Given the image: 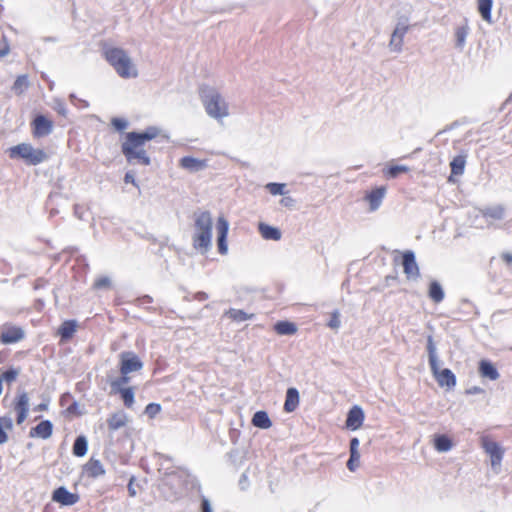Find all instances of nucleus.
<instances>
[{"instance_id": "46", "label": "nucleus", "mask_w": 512, "mask_h": 512, "mask_svg": "<svg viewBox=\"0 0 512 512\" xmlns=\"http://www.w3.org/2000/svg\"><path fill=\"white\" fill-rule=\"evenodd\" d=\"M53 109L61 116L66 117L68 114V110L66 104L61 99H55Z\"/></svg>"}, {"instance_id": "36", "label": "nucleus", "mask_w": 512, "mask_h": 512, "mask_svg": "<svg viewBox=\"0 0 512 512\" xmlns=\"http://www.w3.org/2000/svg\"><path fill=\"white\" fill-rule=\"evenodd\" d=\"M29 85L28 76L25 74L19 75L13 83L12 90L15 94L21 95L28 89Z\"/></svg>"}, {"instance_id": "18", "label": "nucleus", "mask_w": 512, "mask_h": 512, "mask_svg": "<svg viewBox=\"0 0 512 512\" xmlns=\"http://www.w3.org/2000/svg\"><path fill=\"white\" fill-rule=\"evenodd\" d=\"M77 329L76 320H65L58 328L57 334L60 336L62 342L70 340Z\"/></svg>"}, {"instance_id": "11", "label": "nucleus", "mask_w": 512, "mask_h": 512, "mask_svg": "<svg viewBox=\"0 0 512 512\" xmlns=\"http://www.w3.org/2000/svg\"><path fill=\"white\" fill-rule=\"evenodd\" d=\"M52 500L63 506H72L79 501V495L70 492L64 486H60L53 491Z\"/></svg>"}, {"instance_id": "34", "label": "nucleus", "mask_w": 512, "mask_h": 512, "mask_svg": "<svg viewBox=\"0 0 512 512\" xmlns=\"http://www.w3.org/2000/svg\"><path fill=\"white\" fill-rule=\"evenodd\" d=\"M13 429V421L9 416L0 417V445L4 444L8 440V435L5 430Z\"/></svg>"}, {"instance_id": "43", "label": "nucleus", "mask_w": 512, "mask_h": 512, "mask_svg": "<svg viewBox=\"0 0 512 512\" xmlns=\"http://www.w3.org/2000/svg\"><path fill=\"white\" fill-rule=\"evenodd\" d=\"M18 375L19 370L14 367H10L2 373L0 378H2V382L6 381L7 383H11L16 380Z\"/></svg>"}, {"instance_id": "14", "label": "nucleus", "mask_w": 512, "mask_h": 512, "mask_svg": "<svg viewBox=\"0 0 512 512\" xmlns=\"http://www.w3.org/2000/svg\"><path fill=\"white\" fill-rule=\"evenodd\" d=\"M364 421V411L358 406L354 405L347 413L346 427L352 431L359 429Z\"/></svg>"}, {"instance_id": "49", "label": "nucleus", "mask_w": 512, "mask_h": 512, "mask_svg": "<svg viewBox=\"0 0 512 512\" xmlns=\"http://www.w3.org/2000/svg\"><path fill=\"white\" fill-rule=\"evenodd\" d=\"M111 286V279L107 276L98 278L94 283L95 289H107Z\"/></svg>"}, {"instance_id": "51", "label": "nucleus", "mask_w": 512, "mask_h": 512, "mask_svg": "<svg viewBox=\"0 0 512 512\" xmlns=\"http://www.w3.org/2000/svg\"><path fill=\"white\" fill-rule=\"evenodd\" d=\"M340 314L338 312V310H335L332 314H331V318L328 322V327H330L331 329H338L340 327Z\"/></svg>"}, {"instance_id": "47", "label": "nucleus", "mask_w": 512, "mask_h": 512, "mask_svg": "<svg viewBox=\"0 0 512 512\" xmlns=\"http://www.w3.org/2000/svg\"><path fill=\"white\" fill-rule=\"evenodd\" d=\"M111 125L113 128L119 132L125 130L128 126V121L124 118L114 117L111 120Z\"/></svg>"}, {"instance_id": "29", "label": "nucleus", "mask_w": 512, "mask_h": 512, "mask_svg": "<svg viewBox=\"0 0 512 512\" xmlns=\"http://www.w3.org/2000/svg\"><path fill=\"white\" fill-rule=\"evenodd\" d=\"M482 215L485 218L501 220L505 216V208L502 205L486 207L482 210Z\"/></svg>"}, {"instance_id": "41", "label": "nucleus", "mask_w": 512, "mask_h": 512, "mask_svg": "<svg viewBox=\"0 0 512 512\" xmlns=\"http://www.w3.org/2000/svg\"><path fill=\"white\" fill-rule=\"evenodd\" d=\"M266 189L274 196L276 195H285V184L283 183H277V182H270L266 184Z\"/></svg>"}, {"instance_id": "30", "label": "nucleus", "mask_w": 512, "mask_h": 512, "mask_svg": "<svg viewBox=\"0 0 512 512\" xmlns=\"http://www.w3.org/2000/svg\"><path fill=\"white\" fill-rule=\"evenodd\" d=\"M493 0H477V8L483 20L491 22Z\"/></svg>"}, {"instance_id": "52", "label": "nucleus", "mask_w": 512, "mask_h": 512, "mask_svg": "<svg viewBox=\"0 0 512 512\" xmlns=\"http://www.w3.org/2000/svg\"><path fill=\"white\" fill-rule=\"evenodd\" d=\"M10 51V46L6 40V37L3 35L0 39V57H5L8 55Z\"/></svg>"}, {"instance_id": "6", "label": "nucleus", "mask_w": 512, "mask_h": 512, "mask_svg": "<svg viewBox=\"0 0 512 512\" xmlns=\"http://www.w3.org/2000/svg\"><path fill=\"white\" fill-rule=\"evenodd\" d=\"M9 157L12 159H23L28 165H38L44 162L48 156L42 149H36L31 144L21 143L9 148Z\"/></svg>"}, {"instance_id": "25", "label": "nucleus", "mask_w": 512, "mask_h": 512, "mask_svg": "<svg viewBox=\"0 0 512 512\" xmlns=\"http://www.w3.org/2000/svg\"><path fill=\"white\" fill-rule=\"evenodd\" d=\"M274 331L278 335H293L297 332V326L294 322L281 320L274 324Z\"/></svg>"}, {"instance_id": "10", "label": "nucleus", "mask_w": 512, "mask_h": 512, "mask_svg": "<svg viewBox=\"0 0 512 512\" xmlns=\"http://www.w3.org/2000/svg\"><path fill=\"white\" fill-rule=\"evenodd\" d=\"M33 135L36 138L48 136L52 133L53 122L42 114H38L32 121Z\"/></svg>"}, {"instance_id": "38", "label": "nucleus", "mask_w": 512, "mask_h": 512, "mask_svg": "<svg viewBox=\"0 0 512 512\" xmlns=\"http://www.w3.org/2000/svg\"><path fill=\"white\" fill-rule=\"evenodd\" d=\"M14 409L16 412H28L29 411V397L25 391H23L17 395L15 403H14Z\"/></svg>"}, {"instance_id": "63", "label": "nucleus", "mask_w": 512, "mask_h": 512, "mask_svg": "<svg viewBox=\"0 0 512 512\" xmlns=\"http://www.w3.org/2000/svg\"><path fill=\"white\" fill-rule=\"evenodd\" d=\"M461 306H462V308H471V309H475L474 304H473L470 300H468V299H463V300L461 301Z\"/></svg>"}, {"instance_id": "26", "label": "nucleus", "mask_w": 512, "mask_h": 512, "mask_svg": "<svg viewBox=\"0 0 512 512\" xmlns=\"http://www.w3.org/2000/svg\"><path fill=\"white\" fill-rule=\"evenodd\" d=\"M467 154L462 153L455 156L450 162L451 174L460 176L465 171Z\"/></svg>"}, {"instance_id": "24", "label": "nucleus", "mask_w": 512, "mask_h": 512, "mask_svg": "<svg viewBox=\"0 0 512 512\" xmlns=\"http://www.w3.org/2000/svg\"><path fill=\"white\" fill-rule=\"evenodd\" d=\"M252 425L260 429H268L272 426V421L266 411L259 410L252 417Z\"/></svg>"}, {"instance_id": "12", "label": "nucleus", "mask_w": 512, "mask_h": 512, "mask_svg": "<svg viewBox=\"0 0 512 512\" xmlns=\"http://www.w3.org/2000/svg\"><path fill=\"white\" fill-rule=\"evenodd\" d=\"M25 338V331L19 326H8L0 333V342L4 345L17 343Z\"/></svg>"}, {"instance_id": "64", "label": "nucleus", "mask_w": 512, "mask_h": 512, "mask_svg": "<svg viewBox=\"0 0 512 512\" xmlns=\"http://www.w3.org/2000/svg\"><path fill=\"white\" fill-rule=\"evenodd\" d=\"M502 259L503 261H505L507 264H512V254L509 253V252H505L502 254Z\"/></svg>"}, {"instance_id": "20", "label": "nucleus", "mask_w": 512, "mask_h": 512, "mask_svg": "<svg viewBox=\"0 0 512 512\" xmlns=\"http://www.w3.org/2000/svg\"><path fill=\"white\" fill-rule=\"evenodd\" d=\"M84 472L91 478H98L105 474V469L100 460L91 458L84 466Z\"/></svg>"}, {"instance_id": "55", "label": "nucleus", "mask_w": 512, "mask_h": 512, "mask_svg": "<svg viewBox=\"0 0 512 512\" xmlns=\"http://www.w3.org/2000/svg\"><path fill=\"white\" fill-rule=\"evenodd\" d=\"M201 512H212L211 503L205 496L201 498Z\"/></svg>"}, {"instance_id": "23", "label": "nucleus", "mask_w": 512, "mask_h": 512, "mask_svg": "<svg viewBox=\"0 0 512 512\" xmlns=\"http://www.w3.org/2000/svg\"><path fill=\"white\" fill-rule=\"evenodd\" d=\"M428 296L435 303H440L444 300L445 292L439 281L432 280L429 283Z\"/></svg>"}, {"instance_id": "21", "label": "nucleus", "mask_w": 512, "mask_h": 512, "mask_svg": "<svg viewBox=\"0 0 512 512\" xmlns=\"http://www.w3.org/2000/svg\"><path fill=\"white\" fill-rule=\"evenodd\" d=\"M479 372L482 377L488 378L489 380H497L499 378L497 368L489 360L483 359L479 362Z\"/></svg>"}, {"instance_id": "48", "label": "nucleus", "mask_w": 512, "mask_h": 512, "mask_svg": "<svg viewBox=\"0 0 512 512\" xmlns=\"http://www.w3.org/2000/svg\"><path fill=\"white\" fill-rule=\"evenodd\" d=\"M69 100L70 102L77 108H82V109H85V108H88L89 107V102L84 100V99H80L76 96V94L74 93H71L69 95Z\"/></svg>"}, {"instance_id": "61", "label": "nucleus", "mask_w": 512, "mask_h": 512, "mask_svg": "<svg viewBox=\"0 0 512 512\" xmlns=\"http://www.w3.org/2000/svg\"><path fill=\"white\" fill-rule=\"evenodd\" d=\"M27 415H28V412H17V418H16V422L17 424H22L25 419L27 418Z\"/></svg>"}, {"instance_id": "22", "label": "nucleus", "mask_w": 512, "mask_h": 512, "mask_svg": "<svg viewBox=\"0 0 512 512\" xmlns=\"http://www.w3.org/2000/svg\"><path fill=\"white\" fill-rule=\"evenodd\" d=\"M258 230L265 240L278 241L281 239L282 233L279 228L266 223H259Z\"/></svg>"}, {"instance_id": "15", "label": "nucleus", "mask_w": 512, "mask_h": 512, "mask_svg": "<svg viewBox=\"0 0 512 512\" xmlns=\"http://www.w3.org/2000/svg\"><path fill=\"white\" fill-rule=\"evenodd\" d=\"M386 194L385 186H377L366 194L365 199L369 203V210L374 212L379 209Z\"/></svg>"}, {"instance_id": "44", "label": "nucleus", "mask_w": 512, "mask_h": 512, "mask_svg": "<svg viewBox=\"0 0 512 512\" xmlns=\"http://www.w3.org/2000/svg\"><path fill=\"white\" fill-rule=\"evenodd\" d=\"M408 29H409V25L407 23V19L403 18V19H400L397 22V25H396V27H395L393 32H395L396 35H399V37L404 38V36L407 33Z\"/></svg>"}, {"instance_id": "27", "label": "nucleus", "mask_w": 512, "mask_h": 512, "mask_svg": "<svg viewBox=\"0 0 512 512\" xmlns=\"http://www.w3.org/2000/svg\"><path fill=\"white\" fill-rule=\"evenodd\" d=\"M88 451V440L86 436L79 435L75 438L72 453L76 457H83L87 454Z\"/></svg>"}, {"instance_id": "53", "label": "nucleus", "mask_w": 512, "mask_h": 512, "mask_svg": "<svg viewBox=\"0 0 512 512\" xmlns=\"http://www.w3.org/2000/svg\"><path fill=\"white\" fill-rule=\"evenodd\" d=\"M124 182L125 183H130L132 184L133 186L137 187L139 189V185H138V182L135 178V172L133 170H129L125 173V176H124Z\"/></svg>"}, {"instance_id": "57", "label": "nucleus", "mask_w": 512, "mask_h": 512, "mask_svg": "<svg viewBox=\"0 0 512 512\" xmlns=\"http://www.w3.org/2000/svg\"><path fill=\"white\" fill-rule=\"evenodd\" d=\"M280 203H281V205H283L285 207L291 208L295 204V199L290 197V196H286V197L281 199Z\"/></svg>"}, {"instance_id": "1", "label": "nucleus", "mask_w": 512, "mask_h": 512, "mask_svg": "<svg viewBox=\"0 0 512 512\" xmlns=\"http://www.w3.org/2000/svg\"><path fill=\"white\" fill-rule=\"evenodd\" d=\"M161 129L157 126H148L143 131H130L125 135L121 144V152L130 165L149 166L151 158L145 150L146 142L159 136Z\"/></svg>"}, {"instance_id": "50", "label": "nucleus", "mask_w": 512, "mask_h": 512, "mask_svg": "<svg viewBox=\"0 0 512 512\" xmlns=\"http://www.w3.org/2000/svg\"><path fill=\"white\" fill-rule=\"evenodd\" d=\"M359 460H360V454H350V457L347 461V468L351 471V472H354L357 467L359 466Z\"/></svg>"}, {"instance_id": "54", "label": "nucleus", "mask_w": 512, "mask_h": 512, "mask_svg": "<svg viewBox=\"0 0 512 512\" xmlns=\"http://www.w3.org/2000/svg\"><path fill=\"white\" fill-rule=\"evenodd\" d=\"M359 445H360V441L357 437H353L350 439V443H349V452L350 454H360L359 453Z\"/></svg>"}, {"instance_id": "16", "label": "nucleus", "mask_w": 512, "mask_h": 512, "mask_svg": "<svg viewBox=\"0 0 512 512\" xmlns=\"http://www.w3.org/2000/svg\"><path fill=\"white\" fill-rule=\"evenodd\" d=\"M53 432V424L50 420H42L35 427H32L29 436L48 439Z\"/></svg>"}, {"instance_id": "33", "label": "nucleus", "mask_w": 512, "mask_h": 512, "mask_svg": "<svg viewBox=\"0 0 512 512\" xmlns=\"http://www.w3.org/2000/svg\"><path fill=\"white\" fill-rule=\"evenodd\" d=\"M108 428L116 431L126 424V416L124 413H114L107 420Z\"/></svg>"}, {"instance_id": "7", "label": "nucleus", "mask_w": 512, "mask_h": 512, "mask_svg": "<svg viewBox=\"0 0 512 512\" xmlns=\"http://www.w3.org/2000/svg\"><path fill=\"white\" fill-rule=\"evenodd\" d=\"M481 446L485 453L490 456L492 469L496 473H499L501 462L504 457V449L499 443L490 440L487 436L481 438Z\"/></svg>"}, {"instance_id": "32", "label": "nucleus", "mask_w": 512, "mask_h": 512, "mask_svg": "<svg viewBox=\"0 0 512 512\" xmlns=\"http://www.w3.org/2000/svg\"><path fill=\"white\" fill-rule=\"evenodd\" d=\"M180 164L183 168L191 170V171H198L204 167L203 161L194 158L192 156H184L180 160Z\"/></svg>"}, {"instance_id": "13", "label": "nucleus", "mask_w": 512, "mask_h": 512, "mask_svg": "<svg viewBox=\"0 0 512 512\" xmlns=\"http://www.w3.org/2000/svg\"><path fill=\"white\" fill-rule=\"evenodd\" d=\"M217 246L220 254L224 255L228 251L227 235L229 230V223L224 217H219L217 220Z\"/></svg>"}, {"instance_id": "58", "label": "nucleus", "mask_w": 512, "mask_h": 512, "mask_svg": "<svg viewBox=\"0 0 512 512\" xmlns=\"http://www.w3.org/2000/svg\"><path fill=\"white\" fill-rule=\"evenodd\" d=\"M239 486L241 490H245L248 486V476L246 473H243L239 479Z\"/></svg>"}, {"instance_id": "62", "label": "nucleus", "mask_w": 512, "mask_h": 512, "mask_svg": "<svg viewBox=\"0 0 512 512\" xmlns=\"http://www.w3.org/2000/svg\"><path fill=\"white\" fill-rule=\"evenodd\" d=\"M153 301L152 297L149 295H144L138 299L140 305L149 304Z\"/></svg>"}, {"instance_id": "40", "label": "nucleus", "mask_w": 512, "mask_h": 512, "mask_svg": "<svg viewBox=\"0 0 512 512\" xmlns=\"http://www.w3.org/2000/svg\"><path fill=\"white\" fill-rule=\"evenodd\" d=\"M128 375L129 374H121L120 377L112 380L110 382L111 391L124 389L125 387L123 386L130 381V377Z\"/></svg>"}, {"instance_id": "45", "label": "nucleus", "mask_w": 512, "mask_h": 512, "mask_svg": "<svg viewBox=\"0 0 512 512\" xmlns=\"http://www.w3.org/2000/svg\"><path fill=\"white\" fill-rule=\"evenodd\" d=\"M161 411V405L158 403H149L145 407V414L149 418H154L157 414H159Z\"/></svg>"}, {"instance_id": "39", "label": "nucleus", "mask_w": 512, "mask_h": 512, "mask_svg": "<svg viewBox=\"0 0 512 512\" xmlns=\"http://www.w3.org/2000/svg\"><path fill=\"white\" fill-rule=\"evenodd\" d=\"M409 171V167L405 165H391L385 171V176L387 178H397L401 173H405Z\"/></svg>"}, {"instance_id": "17", "label": "nucleus", "mask_w": 512, "mask_h": 512, "mask_svg": "<svg viewBox=\"0 0 512 512\" xmlns=\"http://www.w3.org/2000/svg\"><path fill=\"white\" fill-rule=\"evenodd\" d=\"M300 395L299 391L295 387H289L286 391L284 411L291 413L296 410L299 405Z\"/></svg>"}, {"instance_id": "3", "label": "nucleus", "mask_w": 512, "mask_h": 512, "mask_svg": "<svg viewBox=\"0 0 512 512\" xmlns=\"http://www.w3.org/2000/svg\"><path fill=\"white\" fill-rule=\"evenodd\" d=\"M195 229L193 235V247L201 252H207L212 240V217L209 211L195 213Z\"/></svg>"}, {"instance_id": "19", "label": "nucleus", "mask_w": 512, "mask_h": 512, "mask_svg": "<svg viewBox=\"0 0 512 512\" xmlns=\"http://www.w3.org/2000/svg\"><path fill=\"white\" fill-rule=\"evenodd\" d=\"M469 31L468 20L464 18L463 23L455 28V46L457 49L462 50L464 48Z\"/></svg>"}, {"instance_id": "60", "label": "nucleus", "mask_w": 512, "mask_h": 512, "mask_svg": "<svg viewBox=\"0 0 512 512\" xmlns=\"http://www.w3.org/2000/svg\"><path fill=\"white\" fill-rule=\"evenodd\" d=\"M74 215L80 219V220H83V211H82V207L78 204L74 205Z\"/></svg>"}, {"instance_id": "4", "label": "nucleus", "mask_w": 512, "mask_h": 512, "mask_svg": "<svg viewBox=\"0 0 512 512\" xmlns=\"http://www.w3.org/2000/svg\"><path fill=\"white\" fill-rule=\"evenodd\" d=\"M426 349L428 352V360L431 372L433 373L435 379L437 380L439 386L447 388H453L456 386V376L452 372V370L448 368L440 369L439 368V359L437 356V349L434 343V339L432 335H428Z\"/></svg>"}, {"instance_id": "2", "label": "nucleus", "mask_w": 512, "mask_h": 512, "mask_svg": "<svg viewBox=\"0 0 512 512\" xmlns=\"http://www.w3.org/2000/svg\"><path fill=\"white\" fill-rule=\"evenodd\" d=\"M199 96L207 115L222 122L229 116V106L225 98L214 87L203 84L199 87Z\"/></svg>"}, {"instance_id": "37", "label": "nucleus", "mask_w": 512, "mask_h": 512, "mask_svg": "<svg viewBox=\"0 0 512 512\" xmlns=\"http://www.w3.org/2000/svg\"><path fill=\"white\" fill-rule=\"evenodd\" d=\"M165 475L166 476H177L179 479H182V478H185L187 480V482H189L191 484V487L192 488H196L198 491H200L201 489V485L199 483V481L196 479V477L188 474L187 472L185 471H179V472H176V471H171V472H165Z\"/></svg>"}, {"instance_id": "9", "label": "nucleus", "mask_w": 512, "mask_h": 512, "mask_svg": "<svg viewBox=\"0 0 512 512\" xmlns=\"http://www.w3.org/2000/svg\"><path fill=\"white\" fill-rule=\"evenodd\" d=\"M402 266L407 279L417 280L420 277V269L413 251L407 250L402 254Z\"/></svg>"}, {"instance_id": "59", "label": "nucleus", "mask_w": 512, "mask_h": 512, "mask_svg": "<svg viewBox=\"0 0 512 512\" xmlns=\"http://www.w3.org/2000/svg\"><path fill=\"white\" fill-rule=\"evenodd\" d=\"M208 297V294L203 291H199L194 294V299L197 301H205L208 299Z\"/></svg>"}, {"instance_id": "28", "label": "nucleus", "mask_w": 512, "mask_h": 512, "mask_svg": "<svg viewBox=\"0 0 512 512\" xmlns=\"http://www.w3.org/2000/svg\"><path fill=\"white\" fill-rule=\"evenodd\" d=\"M433 444L438 452H448L453 446L452 440L445 434H436Z\"/></svg>"}, {"instance_id": "56", "label": "nucleus", "mask_w": 512, "mask_h": 512, "mask_svg": "<svg viewBox=\"0 0 512 512\" xmlns=\"http://www.w3.org/2000/svg\"><path fill=\"white\" fill-rule=\"evenodd\" d=\"M135 477L131 476L127 485L128 493L131 497H135L137 495V491L134 487Z\"/></svg>"}, {"instance_id": "8", "label": "nucleus", "mask_w": 512, "mask_h": 512, "mask_svg": "<svg viewBox=\"0 0 512 512\" xmlns=\"http://www.w3.org/2000/svg\"><path fill=\"white\" fill-rule=\"evenodd\" d=\"M120 358V373L130 374L132 372L140 371L143 368V362L132 351H123L119 355Z\"/></svg>"}, {"instance_id": "5", "label": "nucleus", "mask_w": 512, "mask_h": 512, "mask_svg": "<svg viewBox=\"0 0 512 512\" xmlns=\"http://www.w3.org/2000/svg\"><path fill=\"white\" fill-rule=\"evenodd\" d=\"M105 59L122 78L137 77V69L125 50L117 47L108 48L104 51Z\"/></svg>"}, {"instance_id": "35", "label": "nucleus", "mask_w": 512, "mask_h": 512, "mask_svg": "<svg viewBox=\"0 0 512 512\" xmlns=\"http://www.w3.org/2000/svg\"><path fill=\"white\" fill-rule=\"evenodd\" d=\"M226 315L233 321L235 322H244L246 320H250V319H253L255 317L254 314H248L246 313L245 311L243 310H240V309H234V308H230L227 312H226Z\"/></svg>"}, {"instance_id": "31", "label": "nucleus", "mask_w": 512, "mask_h": 512, "mask_svg": "<svg viewBox=\"0 0 512 512\" xmlns=\"http://www.w3.org/2000/svg\"><path fill=\"white\" fill-rule=\"evenodd\" d=\"M112 393L120 394L121 399L127 408H131L133 406L134 397H135V392H134L133 387H126L124 389L115 390V391H112Z\"/></svg>"}, {"instance_id": "42", "label": "nucleus", "mask_w": 512, "mask_h": 512, "mask_svg": "<svg viewBox=\"0 0 512 512\" xmlns=\"http://www.w3.org/2000/svg\"><path fill=\"white\" fill-rule=\"evenodd\" d=\"M403 39L404 38L399 37V35H396V33L393 32L389 43L390 49L395 52H401L403 46Z\"/></svg>"}]
</instances>
